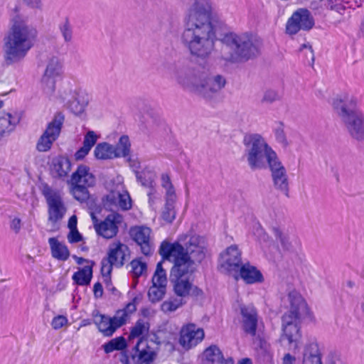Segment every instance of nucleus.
I'll use <instances>...</instances> for the list:
<instances>
[{
    "label": "nucleus",
    "instance_id": "22",
    "mask_svg": "<svg viewBox=\"0 0 364 364\" xmlns=\"http://www.w3.org/2000/svg\"><path fill=\"white\" fill-rule=\"evenodd\" d=\"M122 222V215L117 213H112L97 225L95 231L99 235L106 239H111L117 235L119 231V225Z\"/></svg>",
    "mask_w": 364,
    "mask_h": 364
},
{
    "label": "nucleus",
    "instance_id": "19",
    "mask_svg": "<svg viewBox=\"0 0 364 364\" xmlns=\"http://www.w3.org/2000/svg\"><path fill=\"white\" fill-rule=\"evenodd\" d=\"M132 240L140 247L141 252L149 256L154 252V242L151 237V229L146 226H135L130 229Z\"/></svg>",
    "mask_w": 364,
    "mask_h": 364
},
{
    "label": "nucleus",
    "instance_id": "64",
    "mask_svg": "<svg viewBox=\"0 0 364 364\" xmlns=\"http://www.w3.org/2000/svg\"><path fill=\"white\" fill-rule=\"evenodd\" d=\"M311 6L313 9H318V6L314 3L311 4Z\"/></svg>",
    "mask_w": 364,
    "mask_h": 364
},
{
    "label": "nucleus",
    "instance_id": "20",
    "mask_svg": "<svg viewBox=\"0 0 364 364\" xmlns=\"http://www.w3.org/2000/svg\"><path fill=\"white\" fill-rule=\"evenodd\" d=\"M295 358L289 353L284 355V364H294ZM302 364H322L321 353L316 340L309 341L304 349Z\"/></svg>",
    "mask_w": 364,
    "mask_h": 364
},
{
    "label": "nucleus",
    "instance_id": "27",
    "mask_svg": "<svg viewBox=\"0 0 364 364\" xmlns=\"http://www.w3.org/2000/svg\"><path fill=\"white\" fill-rule=\"evenodd\" d=\"M48 243L53 257L61 261H65L69 258L70 251L64 243L60 242L55 237H50Z\"/></svg>",
    "mask_w": 364,
    "mask_h": 364
},
{
    "label": "nucleus",
    "instance_id": "62",
    "mask_svg": "<svg viewBox=\"0 0 364 364\" xmlns=\"http://www.w3.org/2000/svg\"><path fill=\"white\" fill-rule=\"evenodd\" d=\"M91 219L93 223L95 230H96V227L100 224V222H99V220L97 219V216L93 213H91Z\"/></svg>",
    "mask_w": 364,
    "mask_h": 364
},
{
    "label": "nucleus",
    "instance_id": "55",
    "mask_svg": "<svg viewBox=\"0 0 364 364\" xmlns=\"http://www.w3.org/2000/svg\"><path fill=\"white\" fill-rule=\"evenodd\" d=\"M24 3L33 9H41L42 6L41 0H24Z\"/></svg>",
    "mask_w": 364,
    "mask_h": 364
},
{
    "label": "nucleus",
    "instance_id": "29",
    "mask_svg": "<svg viewBox=\"0 0 364 364\" xmlns=\"http://www.w3.org/2000/svg\"><path fill=\"white\" fill-rule=\"evenodd\" d=\"M97 136L93 131H89L85 134L83 141V146L75 154L76 160L83 159L90 152L92 147L95 144Z\"/></svg>",
    "mask_w": 364,
    "mask_h": 364
},
{
    "label": "nucleus",
    "instance_id": "41",
    "mask_svg": "<svg viewBox=\"0 0 364 364\" xmlns=\"http://www.w3.org/2000/svg\"><path fill=\"white\" fill-rule=\"evenodd\" d=\"M58 28L64 42L65 43H71L73 39V31L68 18L59 24Z\"/></svg>",
    "mask_w": 364,
    "mask_h": 364
},
{
    "label": "nucleus",
    "instance_id": "59",
    "mask_svg": "<svg viewBox=\"0 0 364 364\" xmlns=\"http://www.w3.org/2000/svg\"><path fill=\"white\" fill-rule=\"evenodd\" d=\"M165 188L166 189L167 198H172L173 201L174 202L175 191L173 186H171V187H167Z\"/></svg>",
    "mask_w": 364,
    "mask_h": 364
},
{
    "label": "nucleus",
    "instance_id": "60",
    "mask_svg": "<svg viewBox=\"0 0 364 364\" xmlns=\"http://www.w3.org/2000/svg\"><path fill=\"white\" fill-rule=\"evenodd\" d=\"M73 257L78 264H82L84 262L90 263V264H92V262H93L92 261H90L83 257H77L76 255H73Z\"/></svg>",
    "mask_w": 364,
    "mask_h": 364
},
{
    "label": "nucleus",
    "instance_id": "21",
    "mask_svg": "<svg viewBox=\"0 0 364 364\" xmlns=\"http://www.w3.org/2000/svg\"><path fill=\"white\" fill-rule=\"evenodd\" d=\"M240 311L242 330L245 333L255 336L258 324L257 309L252 304H243L240 306Z\"/></svg>",
    "mask_w": 364,
    "mask_h": 364
},
{
    "label": "nucleus",
    "instance_id": "57",
    "mask_svg": "<svg viewBox=\"0 0 364 364\" xmlns=\"http://www.w3.org/2000/svg\"><path fill=\"white\" fill-rule=\"evenodd\" d=\"M77 216L75 215H72L68 220V226L69 229L70 230L77 229Z\"/></svg>",
    "mask_w": 364,
    "mask_h": 364
},
{
    "label": "nucleus",
    "instance_id": "54",
    "mask_svg": "<svg viewBox=\"0 0 364 364\" xmlns=\"http://www.w3.org/2000/svg\"><path fill=\"white\" fill-rule=\"evenodd\" d=\"M93 292L95 298H100L103 294L102 285L100 282H97L94 284Z\"/></svg>",
    "mask_w": 364,
    "mask_h": 364
},
{
    "label": "nucleus",
    "instance_id": "34",
    "mask_svg": "<svg viewBox=\"0 0 364 364\" xmlns=\"http://www.w3.org/2000/svg\"><path fill=\"white\" fill-rule=\"evenodd\" d=\"M203 356L208 361L211 363L228 364V362L223 358L221 350L215 345L207 348L203 352Z\"/></svg>",
    "mask_w": 364,
    "mask_h": 364
},
{
    "label": "nucleus",
    "instance_id": "1",
    "mask_svg": "<svg viewBox=\"0 0 364 364\" xmlns=\"http://www.w3.org/2000/svg\"><path fill=\"white\" fill-rule=\"evenodd\" d=\"M212 13L211 0H192L184 14L180 41L194 58L207 59L215 50L217 26Z\"/></svg>",
    "mask_w": 364,
    "mask_h": 364
},
{
    "label": "nucleus",
    "instance_id": "6",
    "mask_svg": "<svg viewBox=\"0 0 364 364\" xmlns=\"http://www.w3.org/2000/svg\"><path fill=\"white\" fill-rule=\"evenodd\" d=\"M288 298L290 306L282 317V338L287 339L289 344H294L296 347L301 336V323L308 316L309 309L306 301L299 292L290 291Z\"/></svg>",
    "mask_w": 364,
    "mask_h": 364
},
{
    "label": "nucleus",
    "instance_id": "49",
    "mask_svg": "<svg viewBox=\"0 0 364 364\" xmlns=\"http://www.w3.org/2000/svg\"><path fill=\"white\" fill-rule=\"evenodd\" d=\"M276 140L284 146L288 145V141L284 131L283 124L279 123L277 128L274 130Z\"/></svg>",
    "mask_w": 364,
    "mask_h": 364
},
{
    "label": "nucleus",
    "instance_id": "9",
    "mask_svg": "<svg viewBox=\"0 0 364 364\" xmlns=\"http://www.w3.org/2000/svg\"><path fill=\"white\" fill-rule=\"evenodd\" d=\"M194 268H189L181 264H174L171 270L170 279L173 286L174 293L180 297H186L189 295L198 296L203 291L193 284L191 279Z\"/></svg>",
    "mask_w": 364,
    "mask_h": 364
},
{
    "label": "nucleus",
    "instance_id": "52",
    "mask_svg": "<svg viewBox=\"0 0 364 364\" xmlns=\"http://www.w3.org/2000/svg\"><path fill=\"white\" fill-rule=\"evenodd\" d=\"M304 49L308 50V53L306 54L307 57H310L311 60V63H314L315 58H314V50L312 48V46L309 43H304L299 48V51H303Z\"/></svg>",
    "mask_w": 364,
    "mask_h": 364
},
{
    "label": "nucleus",
    "instance_id": "11",
    "mask_svg": "<svg viewBox=\"0 0 364 364\" xmlns=\"http://www.w3.org/2000/svg\"><path fill=\"white\" fill-rule=\"evenodd\" d=\"M129 252L127 245L120 242L113 243L109 249L107 257L102 259L101 274L104 277V282L108 286L111 282L110 274L113 266L121 267L124 265L125 257Z\"/></svg>",
    "mask_w": 364,
    "mask_h": 364
},
{
    "label": "nucleus",
    "instance_id": "51",
    "mask_svg": "<svg viewBox=\"0 0 364 364\" xmlns=\"http://www.w3.org/2000/svg\"><path fill=\"white\" fill-rule=\"evenodd\" d=\"M82 240L81 234L78 232L77 229L70 230L68 235V240L70 243H76Z\"/></svg>",
    "mask_w": 364,
    "mask_h": 364
},
{
    "label": "nucleus",
    "instance_id": "13",
    "mask_svg": "<svg viewBox=\"0 0 364 364\" xmlns=\"http://www.w3.org/2000/svg\"><path fill=\"white\" fill-rule=\"evenodd\" d=\"M42 194L48 205V220L55 224L63 219L67 210L66 207L60 193L47 184L43 186Z\"/></svg>",
    "mask_w": 364,
    "mask_h": 364
},
{
    "label": "nucleus",
    "instance_id": "37",
    "mask_svg": "<svg viewBox=\"0 0 364 364\" xmlns=\"http://www.w3.org/2000/svg\"><path fill=\"white\" fill-rule=\"evenodd\" d=\"M131 144L129 139L127 135L122 136L116 146H114L116 157H126L130 152Z\"/></svg>",
    "mask_w": 364,
    "mask_h": 364
},
{
    "label": "nucleus",
    "instance_id": "53",
    "mask_svg": "<svg viewBox=\"0 0 364 364\" xmlns=\"http://www.w3.org/2000/svg\"><path fill=\"white\" fill-rule=\"evenodd\" d=\"M10 228L15 233H18L21 228V219L18 218H14V219H12V220L11 221Z\"/></svg>",
    "mask_w": 364,
    "mask_h": 364
},
{
    "label": "nucleus",
    "instance_id": "56",
    "mask_svg": "<svg viewBox=\"0 0 364 364\" xmlns=\"http://www.w3.org/2000/svg\"><path fill=\"white\" fill-rule=\"evenodd\" d=\"M161 183L162 186L165 188L167 187H171L172 185L170 177L168 174H162L161 175Z\"/></svg>",
    "mask_w": 364,
    "mask_h": 364
},
{
    "label": "nucleus",
    "instance_id": "38",
    "mask_svg": "<svg viewBox=\"0 0 364 364\" xmlns=\"http://www.w3.org/2000/svg\"><path fill=\"white\" fill-rule=\"evenodd\" d=\"M131 267V273L135 279L146 274L147 264L142 260V258L138 257L131 261L129 264Z\"/></svg>",
    "mask_w": 364,
    "mask_h": 364
},
{
    "label": "nucleus",
    "instance_id": "50",
    "mask_svg": "<svg viewBox=\"0 0 364 364\" xmlns=\"http://www.w3.org/2000/svg\"><path fill=\"white\" fill-rule=\"evenodd\" d=\"M68 323V319L64 316H58L53 318L51 326L54 329H59Z\"/></svg>",
    "mask_w": 364,
    "mask_h": 364
},
{
    "label": "nucleus",
    "instance_id": "31",
    "mask_svg": "<svg viewBox=\"0 0 364 364\" xmlns=\"http://www.w3.org/2000/svg\"><path fill=\"white\" fill-rule=\"evenodd\" d=\"M68 184L70 185V191L75 200L83 203L90 198L88 188L90 186L70 182V180H68Z\"/></svg>",
    "mask_w": 364,
    "mask_h": 364
},
{
    "label": "nucleus",
    "instance_id": "40",
    "mask_svg": "<svg viewBox=\"0 0 364 364\" xmlns=\"http://www.w3.org/2000/svg\"><path fill=\"white\" fill-rule=\"evenodd\" d=\"M167 278L165 269L162 267V262H158L152 277V285L166 287Z\"/></svg>",
    "mask_w": 364,
    "mask_h": 364
},
{
    "label": "nucleus",
    "instance_id": "17",
    "mask_svg": "<svg viewBox=\"0 0 364 364\" xmlns=\"http://www.w3.org/2000/svg\"><path fill=\"white\" fill-rule=\"evenodd\" d=\"M241 252L235 245H230L224 252L220 253L219 266L222 272L236 275L237 270L242 265Z\"/></svg>",
    "mask_w": 364,
    "mask_h": 364
},
{
    "label": "nucleus",
    "instance_id": "3",
    "mask_svg": "<svg viewBox=\"0 0 364 364\" xmlns=\"http://www.w3.org/2000/svg\"><path fill=\"white\" fill-rule=\"evenodd\" d=\"M221 42L223 45L222 57L232 63L247 61L259 55L262 41L252 33H225Z\"/></svg>",
    "mask_w": 364,
    "mask_h": 364
},
{
    "label": "nucleus",
    "instance_id": "4",
    "mask_svg": "<svg viewBox=\"0 0 364 364\" xmlns=\"http://www.w3.org/2000/svg\"><path fill=\"white\" fill-rule=\"evenodd\" d=\"M188 237L184 246L178 242H162L159 252L163 259L196 269V264L200 263L205 257L204 239L196 235Z\"/></svg>",
    "mask_w": 364,
    "mask_h": 364
},
{
    "label": "nucleus",
    "instance_id": "39",
    "mask_svg": "<svg viewBox=\"0 0 364 364\" xmlns=\"http://www.w3.org/2000/svg\"><path fill=\"white\" fill-rule=\"evenodd\" d=\"M127 347V342L124 337L119 336L112 339L103 346L106 353H109L114 350H122Z\"/></svg>",
    "mask_w": 364,
    "mask_h": 364
},
{
    "label": "nucleus",
    "instance_id": "44",
    "mask_svg": "<svg viewBox=\"0 0 364 364\" xmlns=\"http://www.w3.org/2000/svg\"><path fill=\"white\" fill-rule=\"evenodd\" d=\"M161 217L167 223H172L176 218L174 203L172 198H167L165 207L162 211Z\"/></svg>",
    "mask_w": 364,
    "mask_h": 364
},
{
    "label": "nucleus",
    "instance_id": "12",
    "mask_svg": "<svg viewBox=\"0 0 364 364\" xmlns=\"http://www.w3.org/2000/svg\"><path fill=\"white\" fill-rule=\"evenodd\" d=\"M64 115L61 112L55 114L53 119L48 123L46 130L38 139L36 143V149L40 152L48 151L53 142L58 138L63 124Z\"/></svg>",
    "mask_w": 364,
    "mask_h": 364
},
{
    "label": "nucleus",
    "instance_id": "28",
    "mask_svg": "<svg viewBox=\"0 0 364 364\" xmlns=\"http://www.w3.org/2000/svg\"><path fill=\"white\" fill-rule=\"evenodd\" d=\"M19 120L10 113H0V136H4L11 133Z\"/></svg>",
    "mask_w": 364,
    "mask_h": 364
},
{
    "label": "nucleus",
    "instance_id": "18",
    "mask_svg": "<svg viewBox=\"0 0 364 364\" xmlns=\"http://www.w3.org/2000/svg\"><path fill=\"white\" fill-rule=\"evenodd\" d=\"M204 337L203 329L190 323L182 326L180 331L179 343L183 348L189 350L200 343Z\"/></svg>",
    "mask_w": 364,
    "mask_h": 364
},
{
    "label": "nucleus",
    "instance_id": "33",
    "mask_svg": "<svg viewBox=\"0 0 364 364\" xmlns=\"http://www.w3.org/2000/svg\"><path fill=\"white\" fill-rule=\"evenodd\" d=\"M94 154L98 159L117 158L114 151V146L106 142L98 144L95 149Z\"/></svg>",
    "mask_w": 364,
    "mask_h": 364
},
{
    "label": "nucleus",
    "instance_id": "5",
    "mask_svg": "<svg viewBox=\"0 0 364 364\" xmlns=\"http://www.w3.org/2000/svg\"><path fill=\"white\" fill-rule=\"evenodd\" d=\"M37 36L35 28L16 22L4 38V60L7 65L21 60L33 46Z\"/></svg>",
    "mask_w": 364,
    "mask_h": 364
},
{
    "label": "nucleus",
    "instance_id": "48",
    "mask_svg": "<svg viewBox=\"0 0 364 364\" xmlns=\"http://www.w3.org/2000/svg\"><path fill=\"white\" fill-rule=\"evenodd\" d=\"M280 100L281 96L279 92L274 90L269 89L264 91L261 102L264 104H272Z\"/></svg>",
    "mask_w": 364,
    "mask_h": 364
},
{
    "label": "nucleus",
    "instance_id": "15",
    "mask_svg": "<svg viewBox=\"0 0 364 364\" xmlns=\"http://www.w3.org/2000/svg\"><path fill=\"white\" fill-rule=\"evenodd\" d=\"M314 26L311 12L306 9H299L293 13L286 24V33L295 35L299 31H309Z\"/></svg>",
    "mask_w": 364,
    "mask_h": 364
},
{
    "label": "nucleus",
    "instance_id": "46",
    "mask_svg": "<svg viewBox=\"0 0 364 364\" xmlns=\"http://www.w3.org/2000/svg\"><path fill=\"white\" fill-rule=\"evenodd\" d=\"M135 175L137 181L140 182L142 186L145 187L153 186L155 176L151 172L146 171L139 172V171H135Z\"/></svg>",
    "mask_w": 364,
    "mask_h": 364
},
{
    "label": "nucleus",
    "instance_id": "30",
    "mask_svg": "<svg viewBox=\"0 0 364 364\" xmlns=\"http://www.w3.org/2000/svg\"><path fill=\"white\" fill-rule=\"evenodd\" d=\"M72 100L68 103V109L75 114H82L87 104V100L84 99L82 93L76 90L71 92Z\"/></svg>",
    "mask_w": 364,
    "mask_h": 364
},
{
    "label": "nucleus",
    "instance_id": "58",
    "mask_svg": "<svg viewBox=\"0 0 364 364\" xmlns=\"http://www.w3.org/2000/svg\"><path fill=\"white\" fill-rule=\"evenodd\" d=\"M337 1L338 0H325L323 6L327 9L333 10L335 9Z\"/></svg>",
    "mask_w": 364,
    "mask_h": 364
},
{
    "label": "nucleus",
    "instance_id": "36",
    "mask_svg": "<svg viewBox=\"0 0 364 364\" xmlns=\"http://www.w3.org/2000/svg\"><path fill=\"white\" fill-rule=\"evenodd\" d=\"M272 231L275 237L279 240L283 247L286 250H294L296 246L299 245L296 238L290 240L289 237L284 235L279 228H273Z\"/></svg>",
    "mask_w": 364,
    "mask_h": 364
},
{
    "label": "nucleus",
    "instance_id": "2",
    "mask_svg": "<svg viewBox=\"0 0 364 364\" xmlns=\"http://www.w3.org/2000/svg\"><path fill=\"white\" fill-rule=\"evenodd\" d=\"M166 75L183 87L191 88L199 95L210 99L220 92L227 81L222 75H211L202 68L166 62L163 65Z\"/></svg>",
    "mask_w": 364,
    "mask_h": 364
},
{
    "label": "nucleus",
    "instance_id": "14",
    "mask_svg": "<svg viewBox=\"0 0 364 364\" xmlns=\"http://www.w3.org/2000/svg\"><path fill=\"white\" fill-rule=\"evenodd\" d=\"M158 345L153 340L140 338L133 348L134 353L129 357L131 361L138 364H151L157 355Z\"/></svg>",
    "mask_w": 364,
    "mask_h": 364
},
{
    "label": "nucleus",
    "instance_id": "61",
    "mask_svg": "<svg viewBox=\"0 0 364 364\" xmlns=\"http://www.w3.org/2000/svg\"><path fill=\"white\" fill-rule=\"evenodd\" d=\"M129 166L132 168L133 171L135 172V171H138V169L140 168V164L139 161H134L129 159Z\"/></svg>",
    "mask_w": 364,
    "mask_h": 364
},
{
    "label": "nucleus",
    "instance_id": "45",
    "mask_svg": "<svg viewBox=\"0 0 364 364\" xmlns=\"http://www.w3.org/2000/svg\"><path fill=\"white\" fill-rule=\"evenodd\" d=\"M149 323L143 319L138 320L130 332V338L139 337L149 331Z\"/></svg>",
    "mask_w": 364,
    "mask_h": 364
},
{
    "label": "nucleus",
    "instance_id": "8",
    "mask_svg": "<svg viewBox=\"0 0 364 364\" xmlns=\"http://www.w3.org/2000/svg\"><path fill=\"white\" fill-rule=\"evenodd\" d=\"M242 141L245 146V157L252 171L266 168L277 156V153L260 134H245Z\"/></svg>",
    "mask_w": 364,
    "mask_h": 364
},
{
    "label": "nucleus",
    "instance_id": "16",
    "mask_svg": "<svg viewBox=\"0 0 364 364\" xmlns=\"http://www.w3.org/2000/svg\"><path fill=\"white\" fill-rule=\"evenodd\" d=\"M62 63L57 56L48 58L44 74L41 79V84L44 92L50 96L55 89V78L61 75Z\"/></svg>",
    "mask_w": 364,
    "mask_h": 364
},
{
    "label": "nucleus",
    "instance_id": "10",
    "mask_svg": "<svg viewBox=\"0 0 364 364\" xmlns=\"http://www.w3.org/2000/svg\"><path fill=\"white\" fill-rule=\"evenodd\" d=\"M136 310L134 302H129L125 308L117 311L113 317H109L103 314H96L95 316V323L104 336H111L117 329L126 323L129 316Z\"/></svg>",
    "mask_w": 364,
    "mask_h": 364
},
{
    "label": "nucleus",
    "instance_id": "35",
    "mask_svg": "<svg viewBox=\"0 0 364 364\" xmlns=\"http://www.w3.org/2000/svg\"><path fill=\"white\" fill-rule=\"evenodd\" d=\"M267 167L270 171L272 182L287 174L286 168L282 164L278 156L267 165Z\"/></svg>",
    "mask_w": 364,
    "mask_h": 364
},
{
    "label": "nucleus",
    "instance_id": "25",
    "mask_svg": "<svg viewBox=\"0 0 364 364\" xmlns=\"http://www.w3.org/2000/svg\"><path fill=\"white\" fill-rule=\"evenodd\" d=\"M237 270L236 275L233 277L237 279L240 277L246 284H252L264 282V277L262 272L250 262L243 263Z\"/></svg>",
    "mask_w": 364,
    "mask_h": 364
},
{
    "label": "nucleus",
    "instance_id": "24",
    "mask_svg": "<svg viewBox=\"0 0 364 364\" xmlns=\"http://www.w3.org/2000/svg\"><path fill=\"white\" fill-rule=\"evenodd\" d=\"M72 164L68 156L60 155L54 157L50 165L51 176L55 179L64 180L71 171Z\"/></svg>",
    "mask_w": 364,
    "mask_h": 364
},
{
    "label": "nucleus",
    "instance_id": "7",
    "mask_svg": "<svg viewBox=\"0 0 364 364\" xmlns=\"http://www.w3.org/2000/svg\"><path fill=\"white\" fill-rule=\"evenodd\" d=\"M357 99L344 95L333 100V108L348 133L355 140L364 141V114L356 109Z\"/></svg>",
    "mask_w": 364,
    "mask_h": 364
},
{
    "label": "nucleus",
    "instance_id": "42",
    "mask_svg": "<svg viewBox=\"0 0 364 364\" xmlns=\"http://www.w3.org/2000/svg\"><path fill=\"white\" fill-rule=\"evenodd\" d=\"M272 183L276 191L287 198L289 197V182L287 174L273 181Z\"/></svg>",
    "mask_w": 364,
    "mask_h": 364
},
{
    "label": "nucleus",
    "instance_id": "47",
    "mask_svg": "<svg viewBox=\"0 0 364 364\" xmlns=\"http://www.w3.org/2000/svg\"><path fill=\"white\" fill-rule=\"evenodd\" d=\"M183 304L182 299H174L172 300L165 301L161 304V310L164 313H170L175 311L177 309Z\"/></svg>",
    "mask_w": 364,
    "mask_h": 364
},
{
    "label": "nucleus",
    "instance_id": "43",
    "mask_svg": "<svg viewBox=\"0 0 364 364\" xmlns=\"http://www.w3.org/2000/svg\"><path fill=\"white\" fill-rule=\"evenodd\" d=\"M166 287L152 285L148 291V297L151 302L156 303L161 301L166 294Z\"/></svg>",
    "mask_w": 364,
    "mask_h": 364
},
{
    "label": "nucleus",
    "instance_id": "32",
    "mask_svg": "<svg viewBox=\"0 0 364 364\" xmlns=\"http://www.w3.org/2000/svg\"><path fill=\"white\" fill-rule=\"evenodd\" d=\"M93 265L94 262H92V264L86 265L75 272L72 277L73 281L80 286L88 285L92 277Z\"/></svg>",
    "mask_w": 364,
    "mask_h": 364
},
{
    "label": "nucleus",
    "instance_id": "63",
    "mask_svg": "<svg viewBox=\"0 0 364 364\" xmlns=\"http://www.w3.org/2000/svg\"><path fill=\"white\" fill-rule=\"evenodd\" d=\"M237 364H252V362L250 358H245L239 360Z\"/></svg>",
    "mask_w": 364,
    "mask_h": 364
},
{
    "label": "nucleus",
    "instance_id": "26",
    "mask_svg": "<svg viewBox=\"0 0 364 364\" xmlns=\"http://www.w3.org/2000/svg\"><path fill=\"white\" fill-rule=\"evenodd\" d=\"M70 182L78 184L94 186L95 184V176L90 172V169L85 165H80L75 172L71 175Z\"/></svg>",
    "mask_w": 364,
    "mask_h": 364
},
{
    "label": "nucleus",
    "instance_id": "23",
    "mask_svg": "<svg viewBox=\"0 0 364 364\" xmlns=\"http://www.w3.org/2000/svg\"><path fill=\"white\" fill-rule=\"evenodd\" d=\"M105 205L112 208V206L119 207L122 210H129L132 207L131 198L127 191L120 189L111 191L105 197Z\"/></svg>",
    "mask_w": 364,
    "mask_h": 364
}]
</instances>
